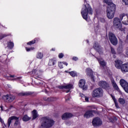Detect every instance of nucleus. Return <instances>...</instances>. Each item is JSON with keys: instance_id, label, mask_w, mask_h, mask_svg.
I'll use <instances>...</instances> for the list:
<instances>
[{"instance_id": "nucleus-1", "label": "nucleus", "mask_w": 128, "mask_h": 128, "mask_svg": "<svg viewBox=\"0 0 128 128\" xmlns=\"http://www.w3.org/2000/svg\"><path fill=\"white\" fill-rule=\"evenodd\" d=\"M54 124V122L48 117H44L42 119L40 128H50Z\"/></svg>"}, {"instance_id": "nucleus-2", "label": "nucleus", "mask_w": 128, "mask_h": 128, "mask_svg": "<svg viewBox=\"0 0 128 128\" xmlns=\"http://www.w3.org/2000/svg\"><path fill=\"white\" fill-rule=\"evenodd\" d=\"M81 14L86 20H88V14H92V8L89 4L84 5V8H82L81 11Z\"/></svg>"}, {"instance_id": "nucleus-3", "label": "nucleus", "mask_w": 128, "mask_h": 128, "mask_svg": "<svg viewBox=\"0 0 128 128\" xmlns=\"http://www.w3.org/2000/svg\"><path fill=\"white\" fill-rule=\"evenodd\" d=\"M111 7H107L106 9V16L108 20H112L114 18V14H116V6L114 5L112 6Z\"/></svg>"}, {"instance_id": "nucleus-4", "label": "nucleus", "mask_w": 128, "mask_h": 128, "mask_svg": "<svg viewBox=\"0 0 128 128\" xmlns=\"http://www.w3.org/2000/svg\"><path fill=\"white\" fill-rule=\"evenodd\" d=\"M92 98H102L104 96V90L101 88H95L92 93Z\"/></svg>"}, {"instance_id": "nucleus-5", "label": "nucleus", "mask_w": 128, "mask_h": 128, "mask_svg": "<svg viewBox=\"0 0 128 128\" xmlns=\"http://www.w3.org/2000/svg\"><path fill=\"white\" fill-rule=\"evenodd\" d=\"M120 20H122L120 18L117 17L114 18L113 21V26L115 28H118L120 30H122V26Z\"/></svg>"}, {"instance_id": "nucleus-6", "label": "nucleus", "mask_w": 128, "mask_h": 128, "mask_svg": "<svg viewBox=\"0 0 128 128\" xmlns=\"http://www.w3.org/2000/svg\"><path fill=\"white\" fill-rule=\"evenodd\" d=\"M108 38L113 46H116L118 44V38L112 32H110L108 33Z\"/></svg>"}, {"instance_id": "nucleus-7", "label": "nucleus", "mask_w": 128, "mask_h": 128, "mask_svg": "<svg viewBox=\"0 0 128 128\" xmlns=\"http://www.w3.org/2000/svg\"><path fill=\"white\" fill-rule=\"evenodd\" d=\"M92 124L94 128H98L102 124V121L100 118L97 117L92 120Z\"/></svg>"}, {"instance_id": "nucleus-8", "label": "nucleus", "mask_w": 128, "mask_h": 128, "mask_svg": "<svg viewBox=\"0 0 128 128\" xmlns=\"http://www.w3.org/2000/svg\"><path fill=\"white\" fill-rule=\"evenodd\" d=\"M2 98L6 102H12L16 100V96L12 95L8 96V94H7L4 96L2 97Z\"/></svg>"}, {"instance_id": "nucleus-9", "label": "nucleus", "mask_w": 128, "mask_h": 128, "mask_svg": "<svg viewBox=\"0 0 128 128\" xmlns=\"http://www.w3.org/2000/svg\"><path fill=\"white\" fill-rule=\"evenodd\" d=\"M121 86L124 88L126 92L128 94V83L124 79H121L120 81Z\"/></svg>"}, {"instance_id": "nucleus-10", "label": "nucleus", "mask_w": 128, "mask_h": 128, "mask_svg": "<svg viewBox=\"0 0 128 128\" xmlns=\"http://www.w3.org/2000/svg\"><path fill=\"white\" fill-rule=\"evenodd\" d=\"M98 85L100 88L105 90H110V84L105 81H100L98 82Z\"/></svg>"}, {"instance_id": "nucleus-11", "label": "nucleus", "mask_w": 128, "mask_h": 128, "mask_svg": "<svg viewBox=\"0 0 128 128\" xmlns=\"http://www.w3.org/2000/svg\"><path fill=\"white\" fill-rule=\"evenodd\" d=\"M58 88H60V90H62L64 88H65V90H68L66 91V92L68 93L70 92L72 88H74V85L72 84H68L66 86H58Z\"/></svg>"}, {"instance_id": "nucleus-12", "label": "nucleus", "mask_w": 128, "mask_h": 128, "mask_svg": "<svg viewBox=\"0 0 128 128\" xmlns=\"http://www.w3.org/2000/svg\"><path fill=\"white\" fill-rule=\"evenodd\" d=\"M120 18L121 20H122V24H128V14H123L120 16Z\"/></svg>"}, {"instance_id": "nucleus-13", "label": "nucleus", "mask_w": 128, "mask_h": 128, "mask_svg": "<svg viewBox=\"0 0 128 128\" xmlns=\"http://www.w3.org/2000/svg\"><path fill=\"white\" fill-rule=\"evenodd\" d=\"M79 86L81 88H82L83 90H86L88 89V86H86V80L82 79H81L79 81Z\"/></svg>"}, {"instance_id": "nucleus-14", "label": "nucleus", "mask_w": 128, "mask_h": 128, "mask_svg": "<svg viewBox=\"0 0 128 128\" xmlns=\"http://www.w3.org/2000/svg\"><path fill=\"white\" fill-rule=\"evenodd\" d=\"M86 74L91 78L92 80V82H94V75L92 74V70L90 68H87L86 69Z\"/></svg>"}, {"instance_id": "nucleus-15", "label": "nucleus", "mask_w": 128, "mask_h": 128, "mask_svg": "<svg viewBox=\"0 0 128 128\" xmlns=\"http://www.w3.org/2000/svg\"><path fill=\"white\" fill-rule=\"evenodd\" d=\"M114 62L116 68H118V70H122V66H124V64H122V61L118 60H115Z\"/></svg>"}, {"instance_id": "nucleus-16", "label": "nucleus", "mask_w": 128, "mask_h": 128, "mask_svg": "<svg viewBox=\"0 0 128 128\" xmlns=\"http://www.w3.org/2000/svg\"><path fill=\"white\" fill-rule=\"evenodd\" d=\"M43 100L47 102H56L57 99L56 98L54 97H44Z\"/></svg>"}, {"instance_id": "nucleus-17", "label": "nucleus", "mask_w": 128, "mask_h": 128, "mask_svg": "<svg viewBox=\"0 0 128 128\" xmlns=\"http://www.w3.org/2000/svg\"><path fill=\"white\" fill-rule=\"evenodd\" d=\"M72 118V114L68 112L64 113L62 116V120H64L68 118Z\"/></svg>"}, {"instance_id": "nucleus-18", "label": "nucleus", "mask_w": 128, "mask_h": 128, "mask_svg": "<svg viewBox=\"0 0 128 128\" xmlns=\"http://www.w3.org/2000/svg\"><path fill=\"white\" fill-rule=\"evenodd\" d=\"M94 48L96 50L98 51L99 54H102V48L100 45H98L97 43H95Z\"/></svg>"}, {"instance_id": "nucleus-19", "label": "nucleus", "mask_w": 128, "mask_h": 128, "mask_svg": "<svg viewBox=\"0 0 128 128\" xmlns=\"http://www.w3.org/2000/svg\"><path fill=\"white\" fill-rule=\"evenodd\" d=\"M84 118H92L94 116V114H92V111H87L84 115Z\"/></svg>"}, {"instance_id": "nucleus-20", "label": "nucleus", "mask_w": 128, "mask_h": 128, "mask_svg": "<svg viewBox=\"0 0 128 128\" xmlns=\"http://www.w3.org/2000/svg\"><path fill=\"white\" fill-rule=\"evenodd\" d=\"M121 70L122 72H128V63L123 64Z\"/></svg>"}, {"instance_id": "nucleus-21", "label": "nucleus", "mask_w": 128, "mask_h": 128, "mask_svg": "<svg viewBox=\"0 0 128 128\" xmlns=\"http://www.w3.org/2000/svg\"><path fill=\"white\" fill-rule=\"evenodd\" d=\"M32 93L30 92H21L18 94L19 96H30Z\"/></svg>"}, {"instance_id": "nucleus-22", "label": "nucleus", "mask_w": 128, "mask_h": 128, "mask_svg": "<svg viewBox=\"0 0 128 128\" xmlns=\"http://www.w3.org/2000/svg\"><path fill=\"white\" fill-rule=\"evenodd\" d=\"M111 82L112 84V86L113 88H114L116 90H118V92H120V88H118V85L116 83V82L114 81V80L112 79Z\"/></svg>"}, {"instance_id": "nucleus-23", "label": "nucleus", "mask_w": 128, "mask_h": 128, "mask_svg": "<svg viewBox=\"0 0 128 128\" xmlns=\"http://www.w3.org/2000/svg\"><path fill=\"white\" fill-rule=\"evenodd\" d=\"M104 2L106 4L108 5L107 8H112V6H116L114 4L112 3V0H104Z\"/></svg>"}, {"instance_id": "nucleus-24", "label": "nucleus", "mask_w": 128, "mask_h": 128, "mask_svg": "<svg viewBox=\"0 0 128 128\" xmlns=\"http://www.w3.org/2000/svg\"><path fill=\"white\" fill-rule=\"evenodd\" d=\"M16 118V116H12L8 118V128H10V124H12V120H14Z\"/></svg>"}, {"instance_id": "nucleus-25", "label": "nucleus", "mask_w": 128, "mask_h": 128, "mask_svg": "<svg viewBox=\"0 0 128 128\" xmlns=\"http://www.w3.org/2000/svg\"><path fill=\"white\" fill-rule=\"evenodd\" d=\"M96 58L102 66H106V62H104V60H102V58Z\"/></svg>"}, {"instance_id": "nucleus-26", "label": "nucleus", "mask_w": 128, "mask_h": 128, "mask_svg": "<svg viewBox=\"0 0 128 128\" xmlns=\"http://www.w3.org/2000/svg\"><path fill=\"white\" fill-rule=\"evenodd\" d=\"M65 64V66H68V63L66 62H59L58 64V66L60 68H63V65Z\"/></svg>"}, {"instance_id": "nucleus-27", "label": "nucleus", "mask_w": 128, "mask_h": 128, "mask_svg": "<svg viewBox=\"0 0 128 128\" xmlns=\"http://www.w3.org/2000/svg\"><path fill=\"white\" fill-rule=\"evenodd\" d=\"M32 112L33 116L32 120H36V118L38 116V112H36V110H34Z\"/></svg>"}, {"instance_id": "nucleus-28", "label": "nucleus", "mask_w": 128, "mask_h": 128, "mask_svg": "<svg viewBox=\"0 0 128 128\" xmlns=\"http://www.w3.org/2000/svg\"><path fill=\"white\" fill-rule=\"evenodd\" d=\"M37 58H39V60H42V58H44V54L42 52H38L36 55Z\"/></svg>"}, {"instance_id": "nucleus-29", "label": "nucleus", "mask_w": 128, "mask_h": 128, "mask_svg": "<svg viewBox=\"0 0 128 128\" xmlns=\"http://www.w3.org/2000/svg\"><path fill=\"white\" fill-rule=\"evenodd\" d=\"M118 100L120 104H126V100L124 98H119Z\"/></svg>"}, {"instance_id": "nucleus-30", "label": "nucleus", "mask_w": 128, "mask_h": 128, "mask_svg": "<svg viewBox=\"0 0 128 128\" xmlns=\"http://www.w3.org/2000/svg\"><path fill=\"white\" fill-rule=\"evenodd\" d=\"M30 120V118L28 117V115H25L22 118L24 122H28Z\"/></svg>"}, {"instance_id": "nucleus-31", "label": "nucleus", "mask_w": 128, "mask_h": 128, "mask_svg": "<svg viewBox=\"0 0 128 128\" xmlns=\"http://www.w3.org/2000/svg\"><path fill=\"white\" fill-rule=\"evenodd\" d=\"M14 42H8V48H10V50H12V48H14Z\"/></svg>"}, {"instance_id": "nucleus-32", "label": "nucleus", "mask_w": 128, "mask_h": 128, "mask_svg": "<svg viewBox=\"0 0 128 128\" xmlns=\"http://www.w3.org/2000/svg\"><path fill=\"white\" fill-rule=\"evenodd\" d=\"M14 120H16L14 126H16L20 125V120H18V118L16 117V118L14 119Z\"/></svg>"}, {"instance_id": "nucleus-33", "label": "nucleus", "mask_w": 128, "mask_h": 128, "mask_svg": "<svg viewBox=\"0 0 128 128\" xmlns=\"http://www.w3.org/2000/svg\"><path fill=\"white\" fill-rule=\"evenodd\" d=\"M35 84L38 86H42V81H40L38 80H35Z\"/></svg>"}, {"instance_id": "nucleus-34", "label": "nucleus", "mask_w": 128, "mask_h": 128, "mask_svg": "<svg viewBox=\"0 0 128 128\" xmlns=\"http://www.w3.org/2000/svg\"><path fill=\"white\" fill-rule=\"evenodd\" d=\"M56 64V61L51 60L49 61L48 66H54V64Z\"/></svg>"}, {"instance_id": "nucleus-35", "label": "nucleus", "mask_w": 128, "mask_h": 128, "mask_svg": "<svg viewBox=\"0 0 128 128\" xmlns=\"http://www.w3.org/2000/svg\"><path fill=\"white\" fill-rule=\"evenodd\" d=\"M70 74L71 76H72L73 78H74V76H76V74L74 71L70 72Z\"/></svg>"}, {"instance_id": "nucleus-36", "label": "nucleus", "mask_w": 128, "mask_h": 128, "mask_svg": "<svg viewBox=\"0 0 128 128\" xmlns=\"http://www.w3.org/2000/svg\"><path fill=\"white\" fill-rule=\"evenodd\" d=\"M36 44V40L30 41L27 43V44H28L29 46H32V44Z\"/></svg>"}, {"instance_id": "nucleus-37", "label": "nucleus", "mask_w": 128, "mask_h": 128, "mask_svg": "<svg viewBox=\"0 0 128 128\" xmlns=\"http://www.w3.org/2000/svg\"><path fill=\"white\" fill-rule=\"evenodd\" d=\"M110 48H111L112 54H116V50H114V49L112 47H111Z\"/></svg>"}, {"instance_id": "nucleus-38", "label": "nucleus", "mask_w": 128, "mask_h": 128, "mask_svg": "<svg viewBox=\"0 0 128 128\" xmlns=\"http://www.w3.org/2000/svg\"><path fill=\"white\" fill-rule=\"evenodd\" d=\"M114 102L115 104V106L116 108H120V106H118V102L115 101Z\"/></svg>"}, {"instance_id": "nucleus-39", "label": "nucleus", "mask_w": 128, "mask_h": 128, "mask_svg": "<svg viewBox=\"0 0 128 128\" xmlns=\"http://www.w3.org/2000/svg\"><path fill=\"white\" fill-rule=\"evenodd\" d=\"M58 58H64V54L60 53L58 54Z\"/></svg>"}, {"instance_id": "nucleus-40", "label": "nucleus", "mask_w": 128, "mask_h": 128, "mask_svg": "<svg viewBox=\"0 0 128 128\" xmlns=\"http://www.w3.org/2000/svg\"><path fill=\"white\" fill-rule=\"evenodd\" d=\"M123 2L124 3L126 6H128V0H122Z\"/></svg>"}, {"instance_id": "nucleus-41", "label": "nucleus", "mask_w": 128, "mask_h": 128, "mask_svg": "<svg viewBox=\"0 0 128 128\" xmlns=\"http://www.w3.org/2000/svg\"><path fill=\"white\" fill-rule=\"evenodd\" d=\"M100 22L103 23L106 22V20H104V18H100Z\"/></svg>"}, {"instance_id": "nucleus-42", "label": "nucleus", "mask_w": 128, "mask_h": 128, "mask_svg": "<svg viewBox=\"0 0 128 128\" xmlns=\"http://www.w3.org/2000/svg\"><path fill=\"white\" fill-rule=\"evenodd\" d=\"M6 34H3L0 36V40H2V38H6Z\"/></svg>"}, {"instance_id": "nucleus-43", "label": "nucleus", "mask_w": 128, "mask_h": 128, "mask_svg": "<svg viewBox=\"0 0 128 128\" xmlns=\"http://www.w3.org/2000/svg\"><path fill=\"white\" fill-rule=\"evenodd\" d=\"M111 96H112L114 102H116V98L114 97V96L112 95Z\"/></svg>"}, {"instance_id": "nucleus-44", "label": "nucleus", "mask_w": 128, "mask_h": 128, "mask_svg": "<svg viewBox=\"0 0 128 128\" xmlns=\"http://www.w3.org/2000/svg\"><path fill=\"white\" fill-rule=\"evenodd\" d=\"M112 120H113L114 122H116V120H118L116 117H114V118H112Z\"/></svg>"}, {"instance_id": "nucleus-45", "label": "nucleus", "mask_w": 128, "mask_h": 128, "mask_svg": "<svg viewBox=\"0 0 128 128\" xmlns=\"http://www.w3.org/2000/svg\"><path fill=\"white\" fill-rule=\"evenodd\" d=\"M72 60H78V58L77 57H73Z\"/></svg>"}, {"instance_id": "nucleus-46", "label": "nucleus", "mask_w": 128, "mask_h": 128, "mask_svg": "<svg viewBox=\"0 0 128 128\" xmlns=\"http://www.w3.org/2000/svg\"><path fill=\"white\" fill-rule=\"evenodd\" d=\"M109 120L110 122H114V120H112V118H110Z\"/></svg>"}, {"instance_id": "nucleus-47", "label": "nucleus", "mask_w": 128, "mask_h": 128, "mask_svg": "<svg viewBox=\"0 0 128 128\" xmlns=\"http://www.w3.org/2000/svg\"><path fill=\"white\" fill-rule=\"evenodd\" d=\"M20 77H18L17 78H14L12 80H20Z\"/></svg>"}, {"instance_id": "nucleus-48", "label": "nucleus", "mask_w": 128, "mask_h": 128, "mask_svg": "<svg viewBox=\"0 0 128 128\" xmlns=\"http://www.w3.org/2000/svg\"><path fill=\"white\" fill-rule=\"evenodd\" d=\"M85 98V100L86 102H88V98L86 97V96H84Z\"/></svg>"}, {"instance_id": "nucleus-49", "label": "nucleus", "mask_w": 128, "mask_h": 128, "mask_svg": "<svg viewBox=\"0 0 128 128\" xmlns=\"http://www.w3.org/2000/svg\"><path fill=\"white\" fill-rule=\"evenodd\" d=\"M26 50L27 52H30V48H26Z\"/></svg>"}, {"instance_id": "nucleus-50", "label": "nucleus", "mask_w": 128, "mask_h": 128, "mask_svg": "<svg viewBox=\"0 0 128 128\" xmlns=\"http://www.w3.org/2000/svg\"><path fill=\"white\" fill-rule=\"evenodd\" d=\"M126 56H128V48H126Z\"/></svg>"}, {"instance_id": "nucleus-51", "label": "nucleus", "mask_w": 128, "mask_h": 128, "mask_svg": "<svg viewBox=\"0 0 128 128\" xmlns=\"http://www.w3.org/2000/svg\"><path fill=\"white\" fill-rule=\"evenodd\" d=\"M0 122L2 124H4V121L2 120V118H0Z\"/></svg>"}, {"instance_id": "nucleus-52", "label": "nucleus", "mask_w": 128, "mask_h": 128, "mask_svg": "<svg viewBox=\"0 0 128 128\" xmlns=\"http://www.w3.org/2000/svg\"><path fill=\"white\" fill-rule=\"evenodd\" d=\"M80 96H82V98H84V96H84V94H80Z\"/></svg>"}, {"instance_id": "nucleus-53", "label": "nucleus", "mask_w": 128, "mask_h": 128, "mask_svg": "<svg viewBox=\"0 0 128 128\" xmlns=\"http://www.w3.org/2000/svg\"><path fill=\"white\" fill-rule=\"evenodd\" d=\"M10 78H14V75L10 76Z\"/></svg>"}, {"instance_id": "nucleus-54", "label": "nucleus", "mask_w": 128, "mask_h": 128, "mask_svg": "<svg viewBox=\"0 0 128 128\" xmlns=\"http://www.w3.org/2000/svg\"><path fill=\"white\" fill-rule=\"evenodd\" d=\"M30 48V50H34V47L32 48H32Z\"/></svg>"}, {"instance_id": "nucleus-55", "label": "nucleus", "mask_w": 128, "mask_h": 128, "mask_svg": "<svg viewBox=\"0 0 128 128\" xmlns=\"http://www.w3.org/2000/svg\"><path fill=\"white\" fill-rule=\"evenodd\" d=\"M2 110V106H0Z\"/></svg>"}, {"instance_id": "nucleus-56", "label": "nucleus", "mask_w": 128, "mask_h": 128, "mask_svg": "<svg viewBox=\"0 0 128 128\" xmlns=\"http://www.w3.org/2000/svg\"><path fill=\"white\" fill-rule=\"evenodd\" d=\"M113 57L114 58H116V56H114Z\"/></svg>"}, {"instance_id": "nucleus-57", "label": "nucleus", "mask_w": 128, "mask_h": 128, "mask_svg": "<svg viewBox=\"0 0 128 128\" xmlns=\"http://www.w3.org/2000/svg\"><path fill=\"white\" fill-rule=\"evenodd\" d=\"M2 96V93L0 92V96Z\"/></svg>"}, {"instance_id": "nucleus-58", "label": "nucleus", "mask_w": 128, "mask_h": 128, "mask_svg": "<svg viewBox=\"0 0 128 128\" xmlns=\"http://www.w3.org/2000/svg\"><path fill=\"white\" fill-rule=\"evenodd\" d=\"M52 50H54V49H52Z\"/></svg>"}, {"instance_id": "nucleus-59", "label": "nucleus", "mask_w": 128, "mask_h": 128, "mask_svg": "<svg viewBox=\"0 0 128 128\" xmlns=\"http://www.w3.org/2000/svg\"><path fill=\"white\" fill-rule=\"evenodd\" d=\"M66 72H68V71H66Z\"/></svg>"}, {"instance_id": "nucleus-60", "label": "nucleus", "mask_w": 128, "mask_h": 128, "mask_svg": "<svg viewBox=\"0 0 128 128\" xmlns=\"http://www.w3.org/2000/svg\"><path fill=\"white\" fill-rule=\"evenodd\" d=\"M86 2V0H84V2Z\"/></svg>"}, {"instance_id": "nucleus-61", "label": "nucleus", "mask_w": 128, "mask_h": 128, "mask_svg": "<svg viewBox=\"0 0 128 128\" xmlns=\"http://www.w3.org/2000/svg\"><path fill=\"white\" fill-rule=\"evenodd\" d=\"M45 92H46V90H45Z\"/></svg>"}]
</instances>
